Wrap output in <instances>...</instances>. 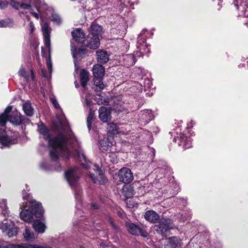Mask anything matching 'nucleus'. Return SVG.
Wrapping results in <instances>:
<instances>
[{
	"label": "nucleus",
	"mask_w": 248,
	"mask_h": 248,
	"mask_svg": "<svg viewBox=\"0 0 248 248\" xmlns=\"http://www.w3.org/2000/svg\"><path fill=\"white\" fill-rule=\"evenodd\" d=\"M102 30L101 26L98 24L93 23L89 28L90 33L88 35L99 38V36L101 35Z\"/></svg>",
	"instance_id": "21"
},
{
	"label": "nucleus",
	"mask_w": 248,
	"mask_h": 248,
	"mask_svg": "<svg viewBox=\"0 0 248 248\" xmlns=\"http://www.w3.org/2000/svg\"><path fill=\"white\" fill-rule=\"evenodd\" d=\"M83 44L85 46L90 49H96L98 48L100 46V39L98 37L88 35Z\"/></svg>",
	"instance_id": "15"
},
{
	"label": "nucleus",
	"mask_w": 248,
	"mask_h": 248,
	"mask_svg": "<svg viewBox=\"0 0 248 248\" xmlns=\"http://www.w3.org/2000/svg\"><path fill=\"white\" fill-rule=\"evenodd\" d=\"M143 86L145 91H146L147 89H150L152 86V81L149 78H145L143 81Z\"/></svg>",
	"instance_id": "38"
},
{
	"label": "nucleus",
	"mask_w": 248,
	"mask_h": 248,
	"mask_svg": "<svg viewBox=\"0 0 248 248\" xmlns=\"http://www.w3.org/2000/svg\"><path fill=\"white\" fill-rule=\"evenodd\" d=\"M11 5L15 9L18 10L19 9V7H20V4L19 2L16 1L15 0H11Z\"/></svg>",
	"instance_id": "42"
},
{
	"label": "nucleus",
	"mask_w": 248,
	"mask_h": 248,
	"mask_svg": "<svg viewBox=\"0 0 248 248\" xmlns=\"http://www.w3.org/2000/svg\"><path fill=\"white\" fill-rule=\"evenodd\" d=\"M148 31L146 29H144L138 35L136 47L137 49L141 50L140 46H142L146 41V34Z\"/></svg>",
	"instance_id": "23"
},
{
	"label": "nucleus",
	"mask_w": 248,
	"mask_h": 248,
	"mask_svg": "<svg viewBox=\"0 0 248 248\" xmlns=\"http://www.w3.org/2000/svg\"><path fill=\"white\" fill-rule=\"evenodd\" d=\"M33 227L35 232L39 233H44L46 229L45 222L39 219L35 220L33 221Z\"/></svg>",
	"instance_id": "25"
},
{
	"label": "nucleus",
	"mask_w": 248,
	"mask_h": 248,
	"mask_svg": "<svg viewBox=\"0 0 248 248\" xmlns=\"http://www.w3.org/2000/svg\"><path fill=\"white\" fill-rule=\"evenodd\" d=\"M236 8L241 13V16L245 17H248V2L247 0H235L233 1Z\"/></svg>",
	"instance_id": "14"
},
{
	"label": "nucleus",
	"mask_w": 248,
	"mask_h": 248,
	"mask_svg": "<svg viewBox=\"0 0 248 248\" xmlns=\"http://www.w3.org/2000/svg\"><path fill=\"white\" fill-rule=\"evenodd\" d=\"M0 227L3 232L6 233L9 237H12L17 234V231L14 223L11 220H5Z\"/></svg>",
	"instance_id": "12"
},
{
	"label": "nucleus",
	"mask_w": 248,
	"mask_h": 248,
	"mask_svg": "<svg viewBox=\"0 0 248 248\" xmlns=\"http://www.w3.org/2000/svg\"><path fill=\"white\" fill-rule=\"evenodd\" d=\"M94 99L96 101L97 103L99 105L102 104L106 102L105 99L103 98V97L100 94H96L95 96Z\"/></svg>",
	"instance_id": "41"
},
{
	"label": "nucleus",
	"mask_w": 248,
	"mask_h": 248,
	"mask_svg": "<svg viewBox=\"0 0 248 248\" xmlns=\"http://www.w3.org/2000/svg\"><path fill=\"white\" fill-rule=\"evenodd\" d=\"M75 87L77 88L79 87V84L77 83L76 82H75Z\"/></svg>",
	"instance_id": "57"
},
{
	"label": "nucleus",
	"mask_w": 248,
	"mask_h": 248,
	"mask_svg": "<svg viewBox=\"0 0 248 248\" xmlns=\"http://www.w3.org/2000/svg\"><path fill=\"white\" fill-rule=\"evenodd\" d=\"M51 102H52L53 105L56 108H60V106H59L57 100L55 98H51Z\"/></svg>",
	"instance_id": "47"
},
{
	"label": "nucleus",
	"mask_w": 248,
	"mask_h": 248,
	"mask_svg": "<svg viewBox=\"0 0 248 248\" xmlns=\"http://www.w3.org/2000/svg\"><path fill=\"white\" fill-rule=\"evenodd\" d=\"M15 27L14 20L11 18H6L0 19V28H13Z\"/></svg>",
	"instance_id": "28"
},
{
	"label": "nucleus",
	"mask_w": 248,
	"mask_h": 248,
	"mask_svg": "<svg viewBox=\"0 0 248 248\" xmlns=\"http://www.w3.org/2000/svg\"><path fill=\"white\" fill-rule=\"evenodd\" d=\"M108 222L111 224V225L112 226V228L114 230H116L117 229V226H116L115 223L114 222L112 218L110 216L108 217Z\"/></svg>",
	"instance_id": "44"
},
{
	"label": "nucleus",
	"mask_w": 248,
	"mask_h": 248,
	"mask_svg": "<svg viewBox=\"0 0 248 248\" xmlns=\"http://www.w3.org/2000/svg\"><path fill=\"white\" fill-rule=\"evenodd\" d=\"M18 74L19 76L24 77L27 81H28L29 79V77L28 75L26 73L24 68L22 66H21L20 68V69L18 71Z\"/></svg>",
	"instance_id": "39"
},
{
	"label": "nucleus",
	"mask_w": 248,
	"mask_h": 248,
	"mask_svg": "<svg viewBox=\"0 0 248 248\" xmlns=\"http://www.w3.org/2000/svg\"><path fill=\"white\" fill-rule=\"evenodd\" d=\"M94 112L92 109H90V112L87 119V127L89 131H90L92 127V123L94 117Z\"/></svg>",
	"instance_id": "35"
},
{
	"label": "nucleus",
	"mask_w": 248,
	"mask_h": 248,
	"mask_svg": "<svg viewBox=\"0 0 248 248\" xmlns=\"http://www.w3.org/2000/svg\"><path fill=\"white\" fill-rule=\"evenodd\" d=\"M123 5H124L123 4L122 5V7H124Z\"/></svg>",
	"instance_id": "61"
},
{
	"label": "nucleus",
	"mask_w": 248,
	"mask_h": 248,
	"mask_svg": "<svg viewBox=\"0 0 248 248\" xmlns=\"http://www.w3.org/2000/svg\"><path fill=\"white\" fill-rule=\"evenodd\" d=\"M91 208L93 210L98 209L99 208V205L95 202H92L91 204Z\"/></svg>",
	"instance_id": "48"
},
{
	"label": "nucleus",
	"mask_w": 248,
	"mask_h": 248,
	"mask_svg": "<svg viewBox=\"0 0 248 248\" xmlns=\"http://www.w3.org/2000/svg\"><path fill=\"white\" fill-rule=\"evenodd\" d=\"M71 52L73 57L74 58V64L76 70L78 69L76 60L77 56L78 55L81 58L85 57L86 55V49L84 48L77 49V47L74 46H71Z\"/></svg>",
	"instance_id": "18"
},
{
	"label": "nucleus",
	"mask_w": 248,
	"mask_h": 248,
	"mask_svg": "<svg viewBox=\"0 0 248 248\" xmlns=\"http://www.w3.org/2000/svg\"><path fill=\"white\" fill-rule=\"evenodd\" d=\"M20 7L24 9H28L32 10L31 6L30 4L23 3L20 4Z\"/></svg>",
	"instance_id": "43"
},
{
	"label": "nucleus",
	"mask_w": 248,
	"mask_h": 248,
	"mask_svg": "<svg viewBox=\"0 0 248 248\" xmlns=\"http://www.w3.org/2000/svg\"><path fill=\"white\" fill-rule=\"evenodd\" d=\"M80 174V170L77 167L71 168L65 172V177L67 182L75 191L76 207L78 209H81L82 205V192L78 184Z\"/></svg>",
	"instance_id": "4"
},
{
	"label": "nucleus",
	"mask_w": 248,
	"mask_h": 248,
	"mask_svg": "<svg viewBox=\"0 0 248 248\" xmlns=\"http://www.w3.org/2000/svg\"><path fill=\"white\" fill-rule=\"evenodd\" d=\"M126 226L127 231L132 235L135 236L140 235L145 238L148 236L147 232L138 224L126 222Z\"/></svg>",
	"instance_id": "9"
},
{
	"label": "nucleus",
	"mask_w": 248,
	"mask_h": 248,
	"mask_svg": "<svg viewBox=\"0 0 248 248\" xmlns=\"http://www.w3.org/2000/svg\"><path fill=\"white\" fill-rule=\"evenodd\" d=\"M144 218L151 223H155L159 219V216L155 211L149 210L145 213Z\"/></svg>",
	"instance_id": "22"
},
{
	"label": "nucleus",
	"mask_w": 248,
	"mask_h": 248,
	"mask_svg": "<svg viewBox=\"0 0 248 248\" xmlns=\"http://www.w3.org/2000/svg\"><path fill=\"white\" fill-rule=\"evenodd\" d=\"M93 170L96 172L97 176H95L94 174L90 173L89 177L92 179L94 183H98L103 185L105 183L106 178L104 176V171L101 168H100L96 164H93Z\"/></svg>",
	"instance_id": "10"
},
{
	"label": "nucleus",
	"mask_w": 248,
	"mask_h": 248,
	"mask_svg": "<svg viewBox=\"0 0 248 248\" xmlns=\"http://www.w3.org/2000/svg\"><path fill=\"white\" fill-rule=\"evenodd\" d=\"M140 115L141 117V119H142L147 123L151 121L154 118L153 113L150 110H145L142 111Z\"/></svg>",
	"instance_id": "31"
},
{
	"label": "nucleus",
	"mask_w": 248,
	"mask_h": 248,
	"mask_svg": "<svg viewBox=\"0 0 248 248\" xmlns=\"http://www.w3.org/2000/svg\"><path fill=\"white\" fill-rule=\"evenodd\" d=\"M62 132L59 133L55 138H51L49 129L44 124L38 125L37 130L45 140H48V144L52 147L50 151V156L53 162L56 164V167H52V165L47 161H44L40 164L42 169L46 170H58L60 166L56 162L59 156L68 159L71 155L72 150L74 149L76 156L79 161L82 160L86 163H81L82 167L86 169L91 168V162L88 160L83 151L81 149L79 143L74 136L73 132L67 126L61 123Z\"/></svg>",
	"instance_id": "1"
},
{
	"label": "nucleus",
	"mask_w": 248,
	"mask_h": 248,
	"mask_svg": "<svg viewBox=\"0 0 248 248\" xmlns=\"http://www.w3.org/2000/svg\"><path fill=\"white\" fill-rule=\"evenodd\" d=\"M173 141L178 143L180 146H182L184 149L190 148L192 146V139L190 137L185 136L180 133L176 137L174 138Z\"/></svg>",
	"instance_id": "11"
},
{
	"label": "nucleus",
	"mask_w": 248,
	"mask_h": 248,
	"mask_svg": "<svg viewBox=\"0 0 248 248\" xmlns=\"http://www.w3.org/2000/svg\"><path fill=\"white\" fill-rule=\"evenodd\" d=\"M97 62L101 64L107 63L109 60V55L105 50H98L96 51Z\"/></svg>",
	"instance_id": "19"
},
{
	"label": "nucleus",
	"mask_w": 248,
	"mask_h": 248,
	"mask_svg": "<svg viewBox=\"0 0 248 248\" xmlns=\"http://www.w3.org/2000/svg\"><path fill=\"white\" fill-rule=\"evenodd\" d=\"M8 3L5 1L0 0V9H4L8 6Z\"/></svg>",
	"instance_id": "46"
},
{
	"label": "nucleus",
	"mask_w": 248,
	"mask_h": 248,
	"mask_svg": "<svg viewBox=\"0 0 248 248\" xmlns=\"http://www.w3.org/2000/svg\"><path fill=\"white\" fill-rule=\"evenodd\" d=\"M31 14L34 16L35 17L36 19H39V14L36 12H31ZM39 14L40 15V14L39 13Z\"/></svg>",
	"instance_id": "51"
},
{
	"label": "nucleus",
	"mask_w": 248,
	"mask_h": 248,
	"mask_svg": "<svg viewBox=\"0 0 248 248\" xmlns=\"http://www.w3.org/2000/svg\"><path fill=\"white\" fill-rule=\"evenodd\" d=\"M40 18L41 19V30L44 36L45 44L48 48L49 57L47 60V67L49 72L51 74L52 71V64L50 59V33L51 29L49 24L45 20V18H41V15H40Z\"/></svg>",
	"instance_id": "6"
},
{
	"label": "nucleus",
	"mask_w": 248,
	"mask_h": 248,
	"mask_svg": "<svg viewBox=\"0 0 248 248\" xmlns=\"http://www.w3.org/2000/svg\"><path fill=\"white\" fill-rule=\"evenodd\" d=\"M136 56H137L136 53L130 54L124 56V60L126 62L127 66H132L136 62Z\"/></svg>",
	"instance_id": "30"
},
{
	"label": "nucleus",
	"mask_w": 248,
	"mask_h": 248,
	"mask_svg": "<svg viewBox=\"0 0 248 248\" xmlns=\"http://www.w3.org/2000/svg\"><path fill=\"white\" fill-rule=\"evenodd\" d=\"M141 50L138 49L136 52L137 57L142 56L144 54H147L150 52L149 49L148 48L147 45H143L140 46Z\"/></svg>",
	"instance_id": "34"
},
{
	"label": "nucleus",
	"mask_w": 248,
	"mask_h": 248,
	"mask_svg": "<svg viewBox=\"0 0 248 248\" xmlns=\"http://www.w3.org/2000/svg\"><path fill=\"white\" fill-rule=\"evenodd\" d=\"M26 190L27 191H29V190H30V189L28 188V186H27V185H26Z\"/></svg>",
	"instance_id": "59"
},
{
	"label": "nucleus",
	"mask_w": 248,
	"mask_h": 248,
	"mask_svg": "<svg viewBox=\"0 0 248 248\" xmlns=\"http://www.w3.org/2000/svg\"><path fill=\"white\" fill-rule=\"evenodd\" d=\"M168 245L171 248H177L182 246L181 239L177 236H171L167 239Z\"/></svg>",
	"instance_id": "24"
},
{
	"label": "nucleus",
	"mask_w": 248,
	"mask_h": 248,
	"mask_svg": "<svg viewBox=\"0 0 248 248\" xmlns=\"http://www.w3.org/2000/svg\"><path fill=\"white\" fill-rule=\"evenodd\" d=\"M118 176L120 180L125 184L130 183L133 180L131 170L127 168H123L119 170Z\"/></svg>",
	"instance_id": "13"
},
{
	"label": "nucleus",
	"mask_w": 248,
	"mask_h": 248,
	"mask_svg": "<svg viewBox=\"0 0 248 248\" xmlns=\"http://www.w3.org/2000/svg\"><path fill=\"white\" fill-rule=\"evenodd\" d=\"M22 195L24 202L21 208H27L20 212L19 215L21 219L26 222H30L32 219L33 215L36 217H41L44 212L41 203L34 200L25 189L23 191Z\"/></svg>",
	"instance_id": "3"
},
{
	"label": "nucleus",
	"mask_w": 248,
	"mask_h": 248,
	"mask_svg": "<svg viewBox=\"0 0 248 248\" xmlns=\"http://www.w3.org/2000/svg\"><path fill=\"white\" fill-rule=\"evenodd\" d=\"M29 27L31 33H32L34 31V26L32 21H31L29 23Z\"/></svg>",
	"instance_id": "49"
},
{
	"label": "nucleus",
	"mask_w": 248,
	"mask_h": 248,
	"mask_svg": "<svg viewBox=\"0 0 248 248\" xmlns=\"http://www.w3.org/2000/svg\"><path fill=\"white\" fill-rule=\"evenodd\" d=\"M78 248H85V247H84L83 246H79Z\"/></svg>",
	"instance_id": "60"
},
{
	"label": "nucleus",
	"mask_w": 248,
	"mask_h": 248,
	"mask_svg": "<svg viewBox=\"0 0 248 248\" xmlns=\"http://www.w3.org/2000/svg\"><path fill=\"white\" fill-rule=\"evenodd\" d=\"M112 143L107 137H104L102 139L99 140L98 146L99 150L102 152H107L111 150Z\"/></svg>",
	"instance_id": "16"
},
{
	"label": "nucleus",
	"mask_w": 248,
	"mask_h": 248,
	"mask_svg": "<svg viewBox=\"0 0 248 248\" xmlns=\"http://www.w3.org/2000/svg\"><path fill=\"white\" fill-rule=\"evenodd\" d=\"M128 202L129 203L127 202L126 203L129 207L134 206L135 203L133 201L130 200L128 201Z\"/></svg>",
	"instance_id": "52"
},
{
	"label": "nucleus",
	"mask_w": 248,
	"mask_h": 248,
	"mask_svg": "<svg viewBox=\"0 0 248 248\" xmlns=\"http://www.w3.org/2000/svg\"><path fill=\"white\" fill-rule=\"evenodd\" d=\"M152 151H153V156H155V150L154 149H152Z\"/></svg>",
	"instance_id": "58"
},
{
	"label": "nucleus",
	"mask_w": 248,
	"mask_h": 248,
	"mask_svg": "<svg viewBox=\"0 0 248 248\" xmlns=\"http://www.w3.org/2000/svg\"><path fill=\"white\" fill-rule=\"evenodd\" d=\"M89 73L85 69L81 70L80 73V79L82 88L85 90L89 80Z\"/></svg>",
	"instance_id": "26"
},
{
	"label": "nucleus",
	"mask_w": 248,
	"mask_h": 248,
	"mask_svg": "<svg viewBox=\"0 0 248 248\" xmlns=\"http://www.w3.org/2000/svg\"><path fill=\"white\" fill-rule=\"evenodd\" d=\"M0 207L1 208V214L5 217L8 216L9 211L7 206V201L6 199H0Z\"/></svg>",
	"instance_id": "33"
},
{
	"label": "nucleus",
	"mask_w": 248,
	"mask_h": 248,
	"mask_svg": "<svg viewBox=\"0 0 248 248\" xmlns=\"http://www.w3.org/2000/svg\"><path fill=\"white\" fill-rule=\"evenodd\" d=\"M179 200H180V201H181L182 205H186V201L185 200H184V199H182V198L180 199Z\"/></svg>",
	"instance_id": "54"
},
{
	"label": "nucleus",
	"mask_w": 248,
	"mask_h": 248,
	"mask_svg": "<svg viewBox=\"0 0 248 248\" xmlns=\"http://www.w3.org/2000/svg\"><path fill=\"white\" fill-rule=\"evenodd\" d=\"M20 248H46L45 246H41L38 245H20Z\"/></svg>",
	"instance_id": "40"
},
{
	"label": "nucleus",
	"mask_w": 248,
	"mask_h": 248,
	"mask_svg": "<svg viewBox=\"0 0 248 248\" xmlns=\"http://www.w3.org/2000/svg\"><path fill=\"white\" fill-rule=\"evenodd\" d=\"M92 96L91 94L88 93L87 94L85 97L83 98V102L84 103L85 105L88 107H90L92 103Z\"/></svg>",
	"instance_id": "37"
},
{
	"label": "nucleus",
	"mask_w": 248,
	"mask_h": 248,
	"mask_svg": "<svg viewBox=\"0 0 248 248\" xmlns=\"http://www.w3.org/2000/svg\"><path fill=\"white\" fill-rule=\"evenodd\" d=\"M24 113L28 116H32L34 114V109L29 101L25 102L22 106Z\"/></svg>",
	"instance_id": "27"
},
{
	"label": "nucleus",
	"mask_w": 248,
	"mask_h": 248,
	"mask_svg": "<svg viewBox=\"0 0 248 248\" xmlns=\"http://www.w3.org/2000/svg\"><path fill=\"white\" fill-rule=\"evenodd\" d=\"M139 70H140V74L141 75H143L145 74V72L143 69H142L141 68H139Z\"/></svg>",
	"instance_id": "55"
},
{
	"label": "nucleus",
	"mask_w": 248,
	"mask_h": 248,
	"mask_svg": "<svg viewBox=\"0 0 248 248\" xmlns=\"http://www.w3.org/2000/svg\"><path fill=\"white\" fill-rule=\"evenodd\" d=\"M23 235L26 241L29 242H32L35 238L34 232L28 227L25 228Z\"/></svg>",
	"instance_id": "32"
},
{
	"label": "nucleus",
	"mask_w": 248,
	"mask_h": 248,
	"mask_svg": "<svg viewBox=\"0 0 248 248\" xmlns=\"http://www.w3.org/2000/svg\"><path fill=\"white\" fill-rule=\"evenodd\" d=\"M162 179V176H157L156 178V179H157L158 180H159L160 179Z\"/></svg>",
	"instance_id": "56"
},
{
	"label": "nucleus",
	"mask_w": 248,
	"mask_h": 248,
	"mask_svg": "<svg viewBox=\"0 0 248 248\" xmlns=\"http://www.w3.org/2000/svg\"><path fill=\"white\" fill-rule=\"evenodd\" d=\"M108 222L111 224V225L112 226V228L114 230H116L117 229V226H116L115 223L114 222L112 218L110 216L108 217Z\"/></svg>",
	"instance_id": "45"
},
{
	"label": "nucleus",
	"mask_w": 248,
	"mask_h": 248,
	"mask_svg": "<svg viewBox=\"0 0 248 248\" xmlns=\"http://www.w3.org/2000/svg\"><path fill=\"white\" fill-rule=\"evenodd\" d=\"M0 248H9V245L5 243H0Z\"/></svg>",
	"instance_id": "53"
},
{
	"label": "nucleus",
	"mask_w": 248,
	"mask_h": 248,
	"mask_svg": "<svg viewBox=\"0 0 248 248\" xmlns=\"http://www.w3.org/2000/svg\"><path fill=\"white\" fill-rule=\"evenodd\" d=\"M12 107H7L4 112L0 115V148L8 147L18 143L20 136L18 132H13L7 128L3 129L6 123L10 122L13 125L25 126L31 123L29 119L22 116L19 112H12ZM25 128V127H24Z\"/></svg>",
	"instance_id": "2"
},
{
	"label": "nucleus",
	"mask_w": 248,
	"mask_h": 248,
	"mask_svg": "<svg viewBox=\"0 0 248 248\" xmlns=\"http://www.w3.org/2000/svg\"><path fill=\"white\" fill-rule=\"evenodd\" d=\"M33 4L38 12L41 15V18H50L54 23L57 24L61 23L60 16L52 8L48 7L44 0H35Z\"/></svg>",
	"instance_id": "5"
},
{
	"label": "nucleus",
	"mask_w": 248,
	"mask_h": 248,
	"mask_svg": "<svg viewBox=\"0 0 248 248\" xmlns=\"http://www.w3.org/2000/svg\"><path fill=\"white\" fill-rule=\"evenodd\" d=\"M44 77H46L45 74L43 73Z\"/></svg>",
	"instance_id": "62"
},
{
	"label": "nucleus",
	"mask_w": 248,
	"mask_h": 248,
	"mask_svg": "<svg viewBox=\"0 0 248 248\" xmlns=\"http://www.w3.org/2000/svg\"><path fill=\"white\" fill-rule=\"evenodd\" d=\"M73 39L79 43H83L85 37V33L81 29H77L72 32Z\"/></svg>",
	"instance_id": "20"
},
{
	"label": "nucleus",
	"mask_w": 248,
	"mask_h": 248,
	"mask_svg": "<svg viewBox=\"0 0 248 248\" xmlns=\"http://www.w3.org/2000/svg\"><path fill=\"white\" fill-rule=\"evenodd\" d=\"M124 195L126 198H130L134 195L133 188L129 186L128 188H123Z\"/></svg>",
	"instance_id": "36"
},
{
	"label": "nucleus",
	"mask_w": 248,
	"mask_h": 248,
	"mask_svg": "<svg viewBox=\"0 0 248 248\" xmlns=\"http://www.w3.org/2000/svg\"><path fill=\"white\" fill-rule=\"evenodd\" d=\"M173 227L172 220L169 218H162L158 224L154 226V229L157 233L162 236H166Z\"/></svg>",
	"instance_id": "8"
},
{
	"label": "nucleus",
	"mask_w": 248,
	"mask_h": 248,
	"mask_svg": "<svg viewBox=\"0 0 248 248\" xmlns=\"http://www.w3.org/2000/svg\"><path fill=\"white\" fill-rule=\"evenodd\" d=\"M108 133L109 135H114L119 133L118 125L114 123L108 124L107 127Z\"/></svg>",
	"instance_id": "29"
},
{
	"label": "nucleus",
	"mask_w": 248,
	"mask_h": 248,
	"mask_svg": "<svg viewBox=\"0 0 248 248\" xmlns=\"http://www.w3.org/2000/svg\"><path fill=\"white\" fill-rule=\"evenodd\" d=\"M155 170V172H158L159 173H160L161 174H163V173H164L165 172H168V170H167L166 169H157L156 170Z\"/></svg>",
	"instance_id": "50"
},
{
	"label": "nucleus",
	"mask_w": 248,
	"mask_h": 248,
	"mask_svg": "<svg viewBox=\"0 0 248 248\" xmlns=\"http://www.w3.org/2000/svg\"><path fill=\"white\" fill-rule=\"evenodd\" d=\"M98 111L99 117L102 122H107L110 120L111 116L109 109L105 107H101L99 109Z\"/></svg>",
	"instance_id": "17"
},
{
	"label": "nucleus",
	"mask_w": 248,
	"mask_h": 248,
	"mask_svg": "<svg viewBox=\"0 0 248 248\" xmlns=\"http://www.w3.org/2000/svg\"><path fill=\"white\" fill-rule=\"evenodd\" d=\"M93 73L94 84L96 86L95 91L100 92L104 88L102 79L105 74V68L99 64H95L93 68Z\"/></svg>",
	"instance_id": "7"
}]
</instances>
